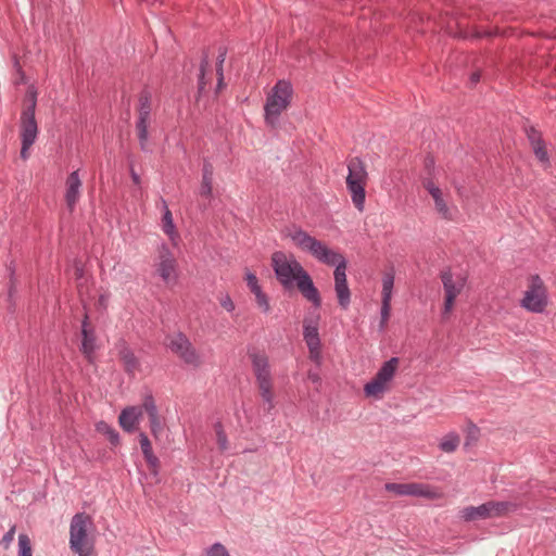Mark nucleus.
<instances>
[{"label": "nucleus", "instance_id": "f257e3e1", "mask_svg": "<svg viewBox=\"0 0 556 556\" xmlns=\"http://www.w3.org/2000/svg\"><path fill=\"white\" fill-rule=\"evenodd\" d=\"M289 237L299 249L311 254L321 264L334 266V291L338 304L342 309H346L351 303V291L346 280V258L341 253L330 249L323 241L312 237L302 228H295Z\"/></svg>", "mask_w": 556, "mask_h": 556}, {"label": "nucleus", "instance_id": "f03ea898", "mask_svg": "<svg viewBox=\"0 0 556 556\" xmlns=\"http://www.w3.org/2000/svg\"><path fill=\"white\" fill-rule=\"evenodd\" d=\"M36 106L37 90L34 86H29L24 98V108L20 119V136L22 142L20 154L23 160L28 159V150L35 143L38 134V125L35 117Z\"/></svg>", "mask_w": 556, "mask_h": 556}, {"label": "nucleus", "instance_id": "7ed1b4c3", "mask_svg": "<svg viewBox=\"0 0 556 556\" xmlns=\"http://www.w3.org/2000/svg\"><path fill=\"white\" fill-rule=\"evenodd\" d=\"M293 86L289 80L279 79L266 98L264 117L266 124L276 126L280 114L291 104Z\"/></svg>", "mask_w": 556, "mask_h": 556}, {"label": "nucleus", "instance_id": "20e7f679", "mask_svg": "<svg viewBox=\"0 0 556 556\" xmlns=\"http://www.w3.org/2000/svg\"><path fill=\"white\" fill-rule=\"evenodd\" d=\"M91 525L92 519L86 513L75 514L71 520L70 546L79 556H90L93 551V543L87 533Z\"/></svg>", "mask_w": 556, "mask_h": 556}, {"label": "nucleus", "instance_id": "39448f33", "mask_svg": "<svg viewBox=\"0 0 556 556\" xmlns=\"http://www.w3.org/2000/svg\"><path fill=\"white\" fill-rule=\"evenodd\" d=\"M349 175L346 177V188L351 193L352 202L358 211L364 210L365 186L368 174L362 159L353 157L348 164Z\"/></svg>", "mask_w": 556, "mask_h": 556}, {"label": "nucleus", "instance_id": "423d86ee", "mask_svg": "<svg viewBox=\"0 0 556 556\" xmlns=\"http://www.w3.org/2000/svg\"><path fill=\"white\" fill-rule=\"evenodd\" d=\"M271 267L276 279L287 290L293 287L300 271L305 270L294 256L291 255L289 258L282 251H276L271 254Z\"/></svg>", "mask_w": 556, "mask_h": 556}, {"label": "nucleus", "instance_id": "0eeeda50", "mask_svg": "<svg viewBox=\"0 0 556 556\" xmlns=\"http://www.w3.org/2000/svg\"><path fill=\"white\" fill-rule=\"evenodd\" d=\"M547 304V288L543 279L536 274L531 275L520 305L531 313H543Z\"/></svg>", "mask_w": 556, "mask_h": 556}, {"label": "nucleus", "instance_id": "6e6552de", "mask_svg": "<svg viewBox=\"0 0 556 556\" xmlns=\"http://www.w3.org/2000/svg\"><path fill=\"white\" fill-rule=\"evenodd\" d=\"M399 364V357H391L384 362L371 381L365 384L364 392L366 396L381 397L387 391V383L393 379Z\"/></svg>", "mask_w": 556, "mask_h": 556}, {"label": "nucleus", "instance_id": "1a4fd4ad", "mask_svg": "<svg viewBox=\"0 0 556 556\" xmlns=\"http://www.w3.org/2000/svg\"><path fill=\"white\" fill-rule=\"evenodd\" d=\"M151 114V94L149 91L143 90L139 96V108H138V119L136 122V130L140 144V149L143 152H148V140L149 132L148 128L150 125Z\"/></svg>", "mask_w": 556, "mask_h": 556}, {"label": "nucleus", "instance_id": "9d476101", "mask_svg": "<svg viewBox=\"0 0 556 556\" xmlns=\"http://www.w3.org/2000/svg\"><path fill=\"white\" fill-rule=\"evenodd\" d=\"M440 278L443 283V289L445 292L444 298V308L443 315H447L451 313L455 299L462 293L463 289L466 285V277L463 275H457L454 279L452 270L450 268L442 270L440 274Z\"/></svg>", "mask_w": 556, "mask_h": 556}, {"label": "nucleus", "instance_id": "9b49d317", "mask_svg": "<svg viewBox=\"0 0 556 556\" xmlns=\"http://www.w3.org/2000/svg\"><path fill=\"white\" fill-rule=\"evenodd\" d=\"M508 503L486 502L479 506H468L460 510V517L465 521H475L486 519L494 516H501L507 509Z\"/></svg>", "mask_w": 556, "mask_h": 556}, {"label": "nucleus", "instance_id": "f8f14e48", "mask_svg": "<svg viewBox=\"0 0 556 556\" xmlns=\"http://www.w3.org/2000/svg\"><path fill=\"white\" fill-rule=\"evenodd\" d=\"M168 348L178 355L186 364L194 367L200 366V357L190 340L181 332L169 340Z\"/></svg>", "mask_w": 556, "mask_h": 556}, {"label": "nucleus", "instance_id": "ddd939ff", "mask_svg": "<svg viewBox=\"0 0 556 556\" xmlns=\"http://www.w3.org/2000/svg\"><path fill=\"white\" fill-rule=\"evenodd\" d=\"M386 490L389 492L394 493L399 496H418V497H426V498H433L434 492L431 491L429 485H426L424 483H387Z\"/></svg>", "mask_w": 556, "mask_h": 556}, {"label": "nucleus", "instance_id": "4468645a", "mask_svg": "<svg viewBox=\"0 0 556 556\" xmlns=\"http://www.w3.org/2000/svg\"><path fill=\"white\" fill-rule=\"evenodd\" d=\"M298 289L301 294L312 303L315 308H319L321 306V296L318 289L315 287L312 277L309 274L304 270L300 271V276L296 277Z\"/></svg>", "mask_w": 556, "mask_h": 556}, {"label": "nucleus", "instance_id": "2eb2a0df", "mask_svg": "<svg viewBox=\"0 0 556 556\" xmlns=\"http://www.w3.org/2000/svg\"><path fill=\"white\" fill-rule=\"evenodd\" d=\"M256 383L273 382L269 359L265 353L249 352Z\"/></svg>", "mask_w": 556, "mask_h": 556}, {"label": "nucleus", "instance_id": "dca6fc26", "mask_svg": "<svg viewBox=\"0 0 556 556\" xmlns=\"http://www.w3.org/2000/svg\"><path fill=\"white\" fill-rule=\"evenodd\" d=\"M81 180L78 170L72 172L66 179L65 202L67 208L73 212L80 195Z\"/></svg>", "mask_w": 556, "mask_h": 556}, {"label": "nucleus", "instance_id": "f3484780", "mask_svg": "<svg viewBox=\"0 0 556 556\" xmlns=\"http://www.w3.org/2000/svg\"><path fill=\"white\" fill-rule=\"evenodd\" d=\"M88 315L86 314L81 321V346L80 351L85 355V357L92 362L93 353L96 351V333L93 329H89Z\"/></svg>", "mask_w": 556, "mask_h": 556}, {"label": "nucleus", "instance_id": "a211bd4d", "mask_svg": "<svg viewBox=\"0 0 556 556\" xmlns=\"http://www.w3.org/2000/svg\"><path fill=\"white\" fill-rule=\"evenodd\" d=\"M142 407L149 416L151 433L154 437H157V434L162 431V424L154 397L151 392L144 395Z\"/></svg>", "mask_w": 556, "mask_h": 556}, {"label": "nucleus", "instance_id": "6ab92c4d", "mask_svg": "<svg viewBox=\"0 0 556 556\" xmlns=\"http://www.w3.org/2000/svg\"><path fill=\"white\" fill-rule=\"evenodd\" d=\"M138 438H139L140 448H141L143 457L147 462L149 470L152 475L156 476L160 470V460L153 453L152 444H151L148 435L144 432H140Z\"/></svg>", "mask_w": 556, "mask_h": 556}, {"label": "nucleus", "instance_id": "aec40b11", "mask_svg": "<svg viewBox=\"0 0 556 556\" xmlns=\"http://www.w3.org/2000/svg\"><path fill=\"white\" fill-rule=\"evenodd\" d=\"M176 260L169 249L163 245L160 252V263L157 264L156 271L162 279L167 282L170 275L175 271Z\"/></svg>", "mask_w": 556, "mask_h": 556}, {"label": "nucleus", "instance_id": "412c9836", "mask_svg": "<svg viewBox=\"0 0 556 556\" xmlns=\"http://www.w3.org/2000/svg\"><path fill=\"white\" fill-rule=\"evenodd\" d=\"M303 338L309 352H314L317 349H320L321 343L317 323H313L307 318L303 320Z\"/></svg>", "mask_w": 556, "mask_h": 556}, {"label": "nucleus", "instance_id": "4be33fe9", "mask_svg": "<svg viewBox=\"0 0 556 556\" xmlns=\"http://www.w3.org/2000/svg\"><path fill=\"white\" fill-rule=\"evenodd\" d=\"M141 415V412L138 407L129 406L122 410L118 417L119 426L126 432H132L135 430V426Z\"/></svg>", "mask_w": 556, "mask_h": 556}, {"label": "nucleus", "instance_id": "5701e85b", "mask_svg": "<svg viewBox=\"0 0 556 556\" xmlns=\"http://www.w3.org/2000/svg\"><path fill=\"white\" fill-rule=\"evenodd\" d=\"M119 357L124 364L125 371L129 375H134L139 367L138 358L135 356L134 352L128 348H123L119 351Z\"/></svg>", "mask_w": 556, "mask_h": 556}, {"label": "nucleus", "instance_id": "b1692460", "mask_svg": "<svg viewBox=\"0 0 556 556\" xmlns=\"http://www.w3.org/2000/svg\"><path fill=\"white\" fill-rule=\"evenodd\" d=\"M460 443V438L455 432H450L444 435L439 444V447L444 453H453L456 451Z\"/></svg>", "mask_w": 556, "mask_h": 556}, {"label": "nucleus", "instance_id": "393cba45", "mask_svg": "<svg viewBox=\"0 0 556 556\" xmlns=\"http://www.w3.org/2000/svg\"><path fill=\"white\" fill-rule=\"evenodd\" d=\"M96 429L99 433L104 434L113 446L119 444L118 432L105 421H99L96 425Z\"/></svg>", "mask_w": 556, "mask_h": 556}, {"label": "nucleus", "instance_id": "a878e982", "mask_svg": "<svg viewBox=\"0 0 556 556\" xmlns=\"http://www.w3.org/2000/svg\"><path fill=\"white\" fill-rule=\"evenodd\" d=\"M431 197L434 201L435 210L444 219H451V213L447 207L446 202L443 199L442 190L439 189L431 193Z\"/></svg>", "mask_w": 556, "mask_h": 556}, {"label": "nucleus", "instance_id": "bb28decb", "mask_svg": "<svg viewBox=\"0 0 556 556\" xmlns=\"http://www.w3.org/2000/svg\"><path fill=\"white\" fill-rule=\"evenodd\" d=\"M161 202H162V207H163V217H162V222H163V230L166 235L168 236H172L175 231V225H174V220H173V215H172V212L169 211L168 208V205H167V202L162 198L161 199Z\"/></svg>", "mask_w": 556, "mask_h": 556}, {"label": "nucleus", "instance_id": "cd10ccee", "mask_svg": "<svg viewBox=\"0 0 556 556\" xmlns=\"http://www.w3.org/2000/svg\"><path fill=\"white\" fill-rule=\"evenodd\" d=\"M260 394L265 403L268 404L267 412H270L274 408V393H273V382H263L257 383Z\"/></svg>", "mask_w": 556, "mask_h": 556}, {"label": "nucleus", "instance_id": "c85d7f7f", "mask_svg": "<svg viewBox=\"0 0 556 556\" xmlns=\"http://www.w3.org/2000/svg\"><path fill=\"white\" fill-rule=\"evenodd\" d=\"M394 285V274L386 273L382 278V300L391 301Z\"/></svg>", "mask_w": 556, "mask_h": 556}, {"label": "nucleus", "instance_id": "c756f323", "mask_svg": "<svg viewBox=\"0 0 556 556\" xmlns=\"http://www.w3.org/2000/svg\"><path fill=\"white\" fill-rule=\"evenodd\" d=\"M208 52L207 50H203V53H202V59H201V64H200V74H199V80H198V85H199V90L202 91L206 85V81H205V72H206V68L208 67Z\"/></svg>", "mask_w": 556, "mask_h": 556}, {"label": "nucleus", "instance_id": "7c9ffc66", "mask_svg": "<svg viewBox=\"0 0 556 556\" xmlns=\"http://www.w3.org/2000/svg\"><path fill=\"white\" fill-rule=\"evenodd\" d=\"M536 159L545 165L549 164L548 153L545 147V141L541 140L540 143H534L531 146Z\"/></svg>", "mask_w": 556, "mask_h": 556}, {"label": "nucleus", "instance_id": "2f4dec72", "mask_svg": "<svg viewBox=\"0 0 556 556\" xmlns=\"http://www.w3.org/2000/svg\"><path fill=\"white\" fill-rule=\"evenodd\" d=\"M18 556H33L30 540L24 533L18 535Z\"/></svg>", "mask_w": 556, "mask_h": 556}, {"label": "nucleus", "instance_id": "473e14b6", "mask_svg": "<svg viewBox=\"0 0 556 556\" xmlns=\"http://www.w3.org/2000/svg\"><path fill=\"white\" fill-rule=\"evenodd\" d=\"M214 430L216 432L217 444L219 446V450L226 451L228 448V440L220 421H217L214 425Z\"/></svg>", "mask_w": 556, "mask_h": 556}, {"label": "nucleus", "instance_id": "72a5a7b5", "mask_svg": "<svg viewBox=\"0 0 556 556\" xmlns=\"http://www.w3.org/2000/svg\"><path fill=\"white\" fill-rule=\"evenodd\" d=\"M245 281H247V286L248 288L250 289V291L253 293V294H256L258 292L262 291V288L261 286L258 285V279L256 277L255 274H253L252 271L248 270L245 273Z\"/></svg>", "mask_w": 556, "mask_h": 556}, {"label": "nucleus", "instance_id": "f704fd0d", "mask_svg": "<svg viewBox=\"0 0 556 556\" xmlns=\"http://www.w3.org/2000/svg\"><path fill=\"white\" fill-rule=\"evenodd\" d=\"M9 271V299L12 300L13 295L16 292V277H15V267L13 262L8 266Z\"/></svg>", "mask_w": 556, "mask_h": 556}, {"label": "nucleus", "instance_id": "c9c22d12", "mask_svg": "<svg viewBox=\"0 0 556 556\" xmlns=\"http://www.w3.org/2000/svg\"><path fill=\"white\" fill-rule=\"evenodd\" d=\"M213 192V178L203 177L201 181L200 194L204 198H211Z\"/></svg>", "mask_w": 556, "mask_h": 556}, {"label": "nucleus", "instance_id": "e433bc0d", "mask_svg": "<svg viewBox=\"0 0 556 556\" xmlns=\"http://www.w3.org/2000/svg\"><path fill=\"white\" fill-rule=\"evenodd\" d=\"M255 295V301H256V304L257 306L264 312V313H268L270 311V305H269V299L267 296L266 293L263 292V290Z\"/></svg>", "mask_w": 556, "mask_h": 556}, {"label": "nucleus", "instance_id": "4c0bfd02", "mask_svg": "<svg viewBox=\"0 0 556 556\" xmlns=\"http://www.w3.org/2000/svg\"><path fill=\"white\" fill-rule=\"evenodd\" d=\"M227 55V48L226 47H219L218 48V55L216 60V74L217 76H222V73H224V62L226 60Z\"/></svg>", "mask_w": 556, "mask_h": 556}, {"label": "nucleus", "instance_id": "58836bf2", "mask_svg": "<svg viewBox=\"0 0 556 556\" xmlns=\"http://www.w3.org/2000/svg\"><path fill=\"white\" fill-rule=\"evenodd\" d=\"M526 135L531 146L534 143H540V141L543 140L541 131H539L533 126L526 128Z\"/></svg>", "mask_w": 556, "mask_h": 556}, {"label": "nucleus", "instance_id": "ea45409f", "mask_svg": "<svg viewBox=\"0 0 556 556\" xmlns=\"http://www.w3.org/2000/svg\"><path fill=\"white\" fill-rule=\"evenodd\" d=\"M479 439V428L471 424L469 429H468V432H467V437H466V442H465V447L476 443Z\"/></svg>", "mask_w": 556, "mask_h": 556}, {"label": "nucleus", "instance_id": "a19ab883", "mask_svg": "<svg viewBox=\"0 0 556 556\" xmlns=\"http://www.w3.org/2000/svg\"><path fill=\"white\" fill-rule=\"evenodd\" d=\"M206 556H230V555L223 544L214 543L207 551Z\"/></svg>", "mask_w": 556, "mask_h": 556}, {"label": "nucleus", "instance_id": "79ce46f5", "mask_svg": "<svg viewBox=\"0 0 556 556\" xmlns=\"http://www.w3.org/2000/svg\"><path fill=\"white\" fill-rule=\"evenodd\" d=\"M15 530H16V527L13 525L9 529V531L3 535V538L1 539L0 544L2 545V547L4 549H8L10 547L11 543L13 542Z\"/></svg>", "mask_w": 556, "mask_h": 556}, {"label": "nucleus", "instance_id": "37998d69", "mask_svg": "<svg viewBox=\"0 0 556 556\" xmlns=\"http://www.w3.org/2000/svg\"><path fill=\"white\" fill-rule=\"evenodd\" d=\"M391 312V301L382 300L381 302V319L389 320Z\"/></svg>", "mask_w": 556, "mask_h": 556}, {"label": "nucleus", "instance_id": "c03bdc74", "mask_svg": "<svg viewBox=\"0 0 556 556\" xmlns=\"http://www.w3.org/2000/svg\"><path fill=\"white\" fill-rule=\"evenodd\" d=\"M213 175H214V167H213L212 163L205 159L203 161V166H202V176L213 178Z\"/></svg>", "mask_w": 556, "mask_h": 556}, {"label": "nucleus", "instance_id": "a18cd8bd", "mask_svg": "<svg viewBox=\"0 0 556 556\" xmlns=\"http://www.w3.org/2000/svg\"><path fill=\"white\" fill-rule=\"evenodd\" d=\"M220 305L227 312H232L235 309V303L228 294L220 300Z\"/></svg>", "mask_w": 556, "mask_h": 556}, {"label": "nucleus", "instance_id": "49530a36", "mask_svg": "<svg viewBox=\"0 0 556 556\" xmlns=\"http://www.w3.org/2000/svg\"><path fill=\"white\" fill-rule=\"evenodd\" d=\"M422 186L430 194L440 189L430 178H425Z\"/></svg>", "mask_w": 556, "mask_h": 556}, {"label": "nucleus", "instance_id": "de8ad7c7", "mask_svg": "<svg viewBox=\"0 0 556 556\" xmlns=\"http://www.w3.org/2000/svg\"><path fill=\"white\" fill-rule=\"evenodd\" d=\"M307 378L313 383L319 384L321 382V378L317 371L308 370Z\"/></svg>", "mask_w": 556, "mask_h": 556}, {"label": "nucleus", "instance_id": "09e8293b", "mask_svg": "<svg viewBox=\"0 0 556 556\" xmlns=\"http://www.w3.org/2000/svg\"><path fill=\"white\" fill-rule=\"evenodd\" d=\"M74 274L76 279H81L84 277V267L80 263H75Z\"/></svg>", "mask_w": 556, "mask_h": 556}, {"label": "nucleus", "instance_id": "8fccbe9b", "mask_svg": "<svg viewBox=\"0 0 556 556\" xmlns=\"http://www.w3.org/2000/svg\"><path fill=\"white\" fill-rule=\"evenodd\" d=\"M309 357L313 362H315L317 365H320L321 363V355H320V349H317L314 352H309Z\"/></svg>", "mask_w": 556, "mask_h": 556}, {"label": "nucleus", "instance_id": "3c124183", "mask_svg": "<svg viewBox=\"0 0 556 556\" xmlns=\"http://www.w3.org/2000/svg\"><path fill=\"white\" fill-rule=\"evenodd\" d=\"M130 177L135 185L140 184V176L135 172V169L132 167L130 168Z\"/></svg>", "mask_w": 556, "mask_h": 556}, {"label": "nucleus", "instance_id": "603ef678", "mask_svg": "<svg viewBox=\"0 0 556 556\" xmlns=\"http://www.w3.org/2000/svg\"><path fill=\"white\" fill-rule=\"evenodd\" d=\"M15 66L17 67V72L20 74V83H23L25 84L26 83V79H25V74L24 72L22 71L20 64H18V61H15Z\"/></svg>", "mask_w": 556, "mask_h": 556}, {"label": "nucleus", "instance_id": "864d4df0", "mask_svg": "<svg viewBox=\"0 0 556 556\" xmlns=\"http://www.w3.org/2000/svg\"><path fill=\"white\" fill-rule=\"evenodd\" d=\"M480 77H481V75H480V73H479V72H475V73H472V74H471V76H470V83H471L472 85H476L477 83H479Z\"/></svg>", "mask_w": 556, "mask_h": 556}, {"label": "nucleus", "instance_id": "5fc2aeb1", "mask_svg": "<svg viewBox=\"0 0 556 556\" xmlns=\"http://www.w3.org/2000/svg\"><path fill=\"white\" fill-rule=\"evenodd\" d=\"M425 165L427 169H430L434 166V160L432 157H427L425 161Z\"/></svg>", "mask_w": 556, "mask_h": 556}, {"label": "nucleus", "instance_id": "6e6d98bb", "mask_svg": "<svg viewBox=\"0 0 556 556\" xmlns=\"http://www.w3.org/2000/svg\"><path fill=\"white\" fill-rule=\"evenodd\" d=\"M224 86V73H222V76H217V87L222 88Z\"/></svg>", "mask_w": 556, "mask_h": 556}, {"label": "nucleus", "instance_id": "4d7b16f0", "mask_svg": "<svg viewBox=\"0 0 556 556\" xmlns=\"http://www.w3.org/2000/svg\"><path fill=\"white\" fill-rule=\"evenodd\" d=\"M387 323H388V320H383V319L380 318V323H379V330L380 331H383L386 329Z\"/></svg>", "mask_w": 556, "mask_h": 556}, {"label": "nucleus", "instance_id": "13d9d810", "mask_svg": "<svg viewBox=\"0 0 556 556\" xmlns=\"http://www.w3.org/2000/svg\"><path fill=\"white\" fill-rule=\"evenodd\" d=\"M489 35H490V34H488V36H489ZM482 36H486V34H481V33H479V31H476V33L472 35V37H473V38H476V39L481 38Z\"/></svg>", "mask_w": 556, "mask_h": 556}]
</instances>
